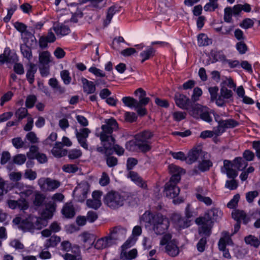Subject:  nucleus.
<instances>
[{"label":"nucleus","instance_id":"f257e3e1","mask_svg":"<svg viewBox=\"0 0 260 260\" xmlns=\"http://www.w3.org/2000/svg\"><path fill=\"white\" fill-rule=\"evenodd\" d=\"M118 129V124L113 118L106 119L101 126V131H96L95 135L100 138L103 146L98 147V152L105 154V156L112 154V146L115 142V135L113 133Z\"/></svg>","mask_w":260,"mask_h":260},{"label":"nucleus","instance_id":"f03ea898","mask_svg":"<svg viewBox=\"0 0 260 260\" xmlns=\"http://www.w3.org/2000/svg\"><path fill=\"white\" fill-rule=\"evenodd\" d=\"M221 216L222 212L220 210L217 208H213L208 210L204 216L197 218L196 219V223L201 225L199 229V233L209 237L214 221Z\"/></svg>","mask_w":260,"mask_h":260},{"label":"nucleus","instance_id":"7ed1b4c3","mask_svg":"<svg viewBox=\"0 0 260 260\" xmlns=\"http://www.w3.org/2000/svg\"><path fill=\"white\" fill-rule=\"evenodd\" d=\"M136 99L131 96H125L122 101L125 106L134 108L141 116L146 113L145 106L146 105V93L142 88H139L134 92Z\"/></svg>","mask_w":260,"mask_h":260},{"label":"nucleus","instance_id":"20e7f679","mask_svg":"<svg viewBox=\"0 0 260 260\" xmlns=\"http://www.w3.org/2000/svg\"><path fill=\"white\" fill-rule=\"evenodd\" d=\"M149 223L152 225V230L156 235H161L170 233L169 231L170 222L169 220L164 218L160 214H152L149 213L148 214Z\"/></svg>","mask_w":260,"mask_h":260},{"label":"nucleus","instance_id":"39448f33","mask_svg":"<svg viewBox=\"0 0 260 260\" xmlns=\"http://www.w3.org/2000/svg\"><path fill=\"white\" fill-rule=\"evenodd\" d=\"M125 148L129 151L146 152V132L136 135L135 139L127 142Z\"/></svg>","mask_w":260,"mask_h":260},{"label":"nucleus","instance_id":"423d86ee","mask_svg":"<svg viewBox=\"0 0 260 260\" xmlns=\"http://www.w3.org/2000/svg\"><path fill=\"white\" fill-rule=\"evenodd\" d=\"M124 198L119 192L111 191L104 197V203L111 209L118 208L124 204Z\"/></svg>","mask_w":260,"mask_h":260},{"label":"nucleus","instance_id":"0eeeda50","mask_svg":"<svg viewBox=\"0 0 260 260\" xmlns=\"http://www.w3.org/2000/svg\"><path fill=\"white\" fill-rule=\"evenodd\" d=\"M42 219L33 215H29L22 220L21 229L24 231L34 232L35 230H40L42 228Z\"/></svg>","mask_w":260,"mask_h":260},{"label":"nucleus","instance_id":"6e6552de","mask_svg":"<svg viewBox=\"0 0 260 260\" xmlns=\"http://www.w3.org/2000/svg\"><path fill=\"white\" fill-rule=\"evenodd\" d=\"M172 237L171 233H168L162 236L160 242L161 245H166V251L171 256H175L179 253V249L174 240H171Z\"/></svg>","mask_w":260,"mask_h":260},{"label":"nucleus","instance_id":"1a4fd4ad","mask_svg":"<svg viewBox=\"0 0 260 260\" xmlns=\"http://www.w3.org/2000/svg\"><path fill=\"white\" fill-rule=\"evenodd\" d=\"M38 184L44 191H53L60 186V182L50 178L42 177L38 179Z\"/></svg>","mask_w":260,"mask_h":260},{"label":"nucleus","instance_id":"9d476101","mask_svg":"<svg viewBox=\"0 0 260 260\" xmlns=\"http://www.w3.org/2000/svg\"><path fill=\"white\" fill-rule=\"evenodd\" d=\"M179 182V177L176 176L166 183L164 191L167 197L173 199L178 196L180 192V188L177 186V184Z\"/></svg>","mask_w":260,"mask_h":260},{"label":"nucleus","instance_id":"9b49d317","mask_svg":"<svg viewBox=\"0 0 260 260\" xmlns=\"http://www.w3.org/2000/svg\"><path fill=\"white\" fill-rule=\"evenodd\" d=\"M89 185L87 181H82L75 188L73 194L79 202H83L87 198Z\"/></svg>","mask_w":260,"mask_h":260},{"label":"nucleus","instance_id":"f8f14e48","mask_svg":"<svg viewBox=\"0 0 260 260\" xmlns=\"http://www.w3.org/2000/svg\"><path fill=\"white\" fill-rule=\"evenodd\" d=\"M91 133L90 130L88 128H82L78 131L77 128L75 129V134L78 143L86 150L88 149V145L87 143V138L88 137L89 134Z\"/></svg>","mask_w":260,"mask_h":260},{"label":"nucleus","instance_id":"ddd939ff","mask_svg":"<svg viewBox=\"0 0 260 260\" xmlns=\"http://www.w3.org/2000/svg\"><path fill=\"white\" fill-rule=\"evenodd\" d=\"M17 60L16 54L15 53L12 52L10 49L8 47L6 48L4 53L0 55V64L13 63Z\"/></svg>","mask_w":260,"mask_h":260},{"label":"nucleus","instance_id":"4468645a","mask_svg":"<svg viewBox=\"0 0 260 260\" xmlns=\"http://www.w3.org/2000/svg\"><path fill=\"white\" fill-rule=\"evenodd\" d=\"M9 207L12 209L18 208L21 210H25L29 207L28 202L24 198L17 201L10 200L7 202Z\"/></svg>","mask_w":260,"mask_h":260},{"label":"nucleus","instance_id":"2eb2a0df","mask_svg":"<svg viewBox=\"0 0 260 260\" xmlns=\"http://www.w3.org/2000/svg\"><path fill=\"white\" fill-rule=\"evenodd\" d=\"M172 221L180 228H186L190 226L191 219L182 217L179 213H174L172 216Z\"/></svg>","mask_w":260,"mask_h":260},{"label":"nucleus","instance_id":"dca6fc26","mask_svg":"<svg viewBox=\"0 0 260 260\" xmlns=\"http://www.w3.org/2000/svg\"><path fill=\"white\" fill-rule=\"evenodd\" d=\"M126 229L121 226H117L110 230L109 237L114 243L115 241L122 237H124L126 233Z\"/></svg>","mask_w":260,"mask_h":260},{"label":"nucleus","instance_id":"f3484780","mask_svg":"<svg viewBox=\"0 0 260 260\" xmlns=\"http://www.w3.org/2000/svg\"><path fill=\"white\" fill-rule=\"evenodd\" d=\"M233 95L232 90L228 89L225 86H222L220 89V95L218 97L216 101V104L218 106H223L224 105L223 99H229Z\"/></svg>","mask_w":260,"mask_h":260},{"label":"nucleus","instance_id":"a211bd4d","mask_svg":"<svg viewBox=\"0 0 260 260\" xmlns=\"http://www.w3.org/2000/svg\"><path fill=\"white\" fill-rule=\"evenodd\" d=\"M126 177L134 182L136 184L142 188H145L146 186L145 181L142 178V177L138 174V173L135 171H130L127 172Z\"/></svg>","mask_w":260,"mask_h":260},{"label":"nucleus","instance_id":"6ab92c4d","mask_svg":"<svg viewBox=\"0 0 260 260\" xmlns=\"http://www.w3.org/2000/svg\"><path fill=\"white\" fill-rule=\"evenodd\" d=\"M176 105L182 109L188 110L190 104L189 99L185 95L176 93L175 95Z\"/></svg>","mask_w":260,"mask_h":260},{"label":"nucleus","instance_id":"aec40b11","mask_svg":"<svg viewBox=\"0 0 260 260\" xmlns=\"http://www.w3.org/2000/svg\"><path fill=\"white\" fill-rule=\"evenodd\" d=\"M83 89L84 92L87 94H92L96 90L95 85L92 81H89L84 77L81 78Z\"/></svg>","mask_w":260,"mask_h":260},{"label":"nucleus","instance_id":"412c9836","mask_svg":"<svg viewBox=\"0 0 260 260\" xmlns=\"http://www.w3.org/2000/svg\"><path fill=\"white\" fill-rule=\"evenodd\" d=\"M62 144L60 142H56L54 146L51 150L52 154L56 157H61L68 154V151L62 149Z\"/></svg>","mask_w":260,"mask_h":260},{"label":"nucleus","instance_id":"4be33fe9","mask_svg":"<svg viewBox=\"0 0 260 260\" xmlns=\"http://www.w3.org/2000/svg\"><path fill=\"white\" fill-rule=\"evenodd\" d=\"M113 242L109 236L98 239L94 244V247L97 249H102L111 246Z\"/></svg>","mask_w":260,"mask_h":260},{"label":"nucleus","instance_id":"5701e85b","mask_svg":"<svg viewBox=\"0 0 260 260\" xmlns=\"http://www.w3.org/2000/svg\"><path fill=\"white\" fill-rule=\"evenodd\" d=\"M204 155V152L200 149H193L188 153V157L186 158V161L189 164H191L195 162L200 157H201Z\"/></svg>","mask_w":260,"mask_h":260},{"label":"nucleus","instance_id":"b1692460","mask_svg":"<svg viewBox=\"0 0 260 260\" xmlns=\"http://www.w3.org/2000/svg\"><path fill=\"white\" fill-rule=\"evenodd\" d=\"M53 29L57 36H66L70 34L71 31L69 26L60 23L54 24Z\"/></svg>","mask_w":260,"mask_h":260},{"label":"nucleus","instance_id":"393cba45","mask_svg":"<svg viewBox=\"0 0 260 260\" xmlns=\"http://www.w3.org/2000/svg\"><path fill=\"white\" fill-rule=\"evenodd\" d=\"M121 7L118 5H113L108 9L106 19L104 22L106 26L108 25L111 22L113 15L120 11Z\"/></svg>","mask_w":260,"mask_h":260},{"label":"nucleus","instance_id":"a878e982","mask_svg":"<svg viewBox=\"0 0 260 260\" xmlns=\"http://www.w3.org/2000/svg\"><path fill=\"white\" fill-rule=\"evenodd\" d=\"M61 213L63 215L67 218H71L75 214V209L71 203H67L62 208Z\"/></svg>","mask_w":260,"mask_h":260},{"label":"nucleus","instance_id":"bb28decb","mask_svg":"<svg viewBox=\"0 0 260 260\" xmlns=\"http://www.w3.org/2000/svg\"><path fill=\"white\" fill-rule=\"evenodd\" d=\"M51 54L48 51H44L39 52V62L40 65L46 66L51 62Z\"/></svg>","mask_w":260,"mask_h":260},{"label":"nucleus","instance_id":"cd10ccee","mask_svg":"<svg viewBox=\"0 0 260 260\" xmlns=\"http://www.w3.org/2000/svg\"><path fill=\"white\" fill-rule=\"evenodd\" d=\"M89 1L90 6L96 9H100L105 7L107 0H79V4H84Z\"/></svg>","mask_w":260,"mask_h":260},{"label":"nucleus","instance_id":"c85d7f7f","mask_svg":"<svg viewBox=\"0 0 260 260\" xmlns=\"http://www.w3.org/2000/svg\"><path fill=\"white\" fill-rule=\"evenodd\" d=\"M33 204L36 207H41L46 199V196L39 191H35L34 194Z\"/></svg>","mask_w":260,"mask_h":260},{"label":"nucleus","instance_id":"c756f323","mask_svg":"<svg viewBox=\"0 0 260 260\" xmlns=\"http://www.w3.org/2000/svg\"><path fill=\"white\" fill-rule=\"evenodd\" d=\"M37 68L36 64L34 63H30L29 68L26 73V78L28 82L32 84L35 81V74L37 72Z\"/></svg>","mask_w":260,"mask_h":260},{"label":"nucleus","instance_id":"7c9ffc66","mask_svg":"<svg viewBox=\"0 0 260 260\" xmlns=\"http://www.w3.org/2000/svg\"><path fill=\"white\" fill-rule=\"evenodd\" d=\"M210 57L212 58V63L216 62L218 61H225L226 57L221 51L212 50L210 52Z\"/></svg>","mask_w":260,"mask_h":260},{"label":"nucleus","instance_id":"2f4dec72","mask_svg":"<svg viewBox=\"0 0 260 260\" xmlns=\"http://www.w3.org/2000/svg\"><path fill=\"white\" fill-rule=\"evenodd\" d=\"M232 217L236 221H243L244 224L248 222V219L246 217V213L243 211L239 210H235L232 213Z\"/></svg>","mask_w":260,"mask_h":260},{"label":"nucleus","instance_id":"473e14b6","mask_svg":"<svg viewBox=\"0 0 260 260\" xmlns=\"http://www.w3.org/2000/svg\"><path fill=\"white\" fill-rule=\"evenodd\" d=\"M169 170L170 173L172 174L170 179H173L174 177L178 176L179 177V181L181 179V175L185 173V171L183 169L173 164H171L169 166Z\"/></svg>","mask_w":260,"mask_h":260},{"label":"nucleus","instance_id":"72a5a7b5","mask_svg":"<svg viewBox=\"0 0 260 260\" xmlns=\"http://www.w3.org/2000/svg\"><path fill=\"white\" fill-rule=\"evenodd\" d=\"M137 250L136 249H133L127 252L126 250H121L120 258L123 260H131L136 257Z\"/></svg>","mask_w":260,"mask_h":260},{"label":"nucleus","instance_id":"f704fd0d","mask_svg":"<svg viewBox=\"0 0 260 260\" xmlns=\"http://www.w3.org/2000/svg\"><path fill=\"white\" fill-rule=\"evenodd\" d=\"M60 242V238L56 235H53L47 239L44 243L45 249L56 246Z\"/></svg>","mask_w":260,"mask_h":260},{"label":"nucleus","instance_id":"c9c22d12","mask_svg":"<svg viewBox=\"0 0 260 260\" xmlns=\"http://www.w3.org/2000/svg\"><path fill=\"white\" fill-rule=\"evenodd\" d=\"M204 107H202L200 104H195L191 106L189 110V114L195 118L199 119Z\"/></svg>","mask_w":260,"mask_h":260},{"label":"nucleus","instance_id":"e433bc0d","mask_svg":"<svg viewBox=\"0 0 260 260\" xmlns=\"http://www.w3.org/2000/svg\"><path fill=\"white\" fill-rule=\"evenodd\" d=\"M244 241L247 244L253 246L255 248H257L260 244V241L259 239L257 237L251 235L246 236L244 238Z\"/></svg>","mask_w":260,"mask_h":260},{"label":"nucleus","instance_id":"4c0bfd02","mask_svg":"<svg viewBox=\"0 0 260 260\" xmlns=\"http://www.w3.org/2000/svg\"><path fill=\"white\" fill-rule=\"evenodd\" d=\"M234 167L239 170H243L248 165L247 162L243 158L236 157L234 160Z\"/></svg>","mask_w":260,"mask_h":260},{"label":"nucleus","instance_id":"58836bf2","mask_svg":"<svg viewBox=\"0 0 260 260\" xmlns=\"http://www.w3.org/2000/svg\"><path fill=\"white\" fill-rule=\"evenodd\" d=\"M198 43L199 46H208L212 43V41L204 34H199L198 36Z\"/></svg>","mask_w":260,"mask_h":260},{"label":"nucleus","instance_id":"ea45409f","mask_svg":"<svg viewBox=\"0 0 260 260\" xmlns=\"http://www.w3.org/2000/svg\"><path fill=\"white\" fill-rule=\"evenodd\" d=\"M20 50L23 57L28 60H30L32 57V52L31 48L26 44H23L20 45Z\"/></svg>","mask_w":260,"mask_h":260},{"label":"nucleus","instance_id":"a19ab883","mask_svg":"<svg viewBox=\"0 0 260 260\" xmlns=\"http://www.w3.org/2000/svg\"><path fill=\"white\" fill-rule=\"evenodd\" d=\"M34 187L31 185L24 186L21 189L20 195L22 198L23 197H28L34 193Z\"/></svg>","mask_w":260,"mask_h":260},{"label":"nucleus","instance_id":"79ce46f5","mask_svg":"<svg viewBox=\"0 0 260 260\" xmlns=\"http://www.w3.org/2000/svg\"><path fill=\"white\" fill-rule=\"evenodd\" d=\"M15 115L19 121L28 115V110L26 108H19L15 112Z\"/></svg>","mask_w":260,"mask_h":260},{"label":"nucleus","instance_id":"37998d69","mask_svg":"<svg viewBox=\"0 0 260 260\" xmlns=\"http://www.w3.org/2000/svg\"><path fill=\"white\" fill-rule=\"evenodd\" d=\"M222 125L226 128H234L239 124V122L233 119H228L225 120H220Z\"/></svg>","mask_w":260,"mask_h":260},{"label":"nucleus","instance_id":"c03bdc74","mask_svg":"<svg viewBox=\"0 0 260 260\" xmlns=\"http://www.w3.org/2000/svg\"><path fill=\"white\" fill-rule=\"evenodd\" d=\"M138 160L134 157H128L126 160V170L127 172L133 171L132 170L138 164Z\"/></svg>","mask_w":260,"mask_h":260},{"label":"nucleus","instance_id":"a18cd8bd","mask_svg":"<svg viewBox=\"0 0 260 260\" xmlns=\"http://www.w3.org/2000/svg\"><path fill=\"white\" fill-rule=\"evenodd\" d=\"M200 118L207 122H210L212 121V118L210 115V112L208 111V109L206 107H204L203 110H202V112L201 114Z\"/></svg>","mask_w":260,"mask_h":260},{"label":"nucleus","instance_id":"49530a36","mask_svg":"<svg viewBox=\"0 0 260 260\" xmlns=\"http://www.w3.org/2000/svg\"><path fill=\"white\" fill-rule=\"evenodd\" d=\"M86 205L89 208L96 210L101 207L102 202L101 201H95V200L93 199H88L86 201Z\"/></svg>","mask_w":260,"mask_h":260},{"label":"nucleus","instance_id":"de8ad7c7","mask_svg":"<svg viewBox=\"0 0 260 260\" xmlns=\"http://www.w3.org/2000/svg\"><path fill=\"white\" fill-rule=\"evenodd\" d=\"M212 166V162L209 160H203L199 165V169L202 172H205L209 169Z\"/></svg>","mask_w":260,"mask_h":260},{"label":"nucleus","instance_id":"09e8293b","mask_svg":"<svg viewBox=\"0 0 260 260\" xmlns=\"http://www.w3.org/2000/svg\"><path fill=\"white\" fill-rule=\"evenodd\" d=\"M60 76L66 85H68L71 83V77L70 73L68 70H63L60 72Z\"/></svg>","mask_w":260,"mask_h":260},{"label":"nucleus","instance_id":"8fccbe9b","mask_svg":"<svg viewBox=\"0 0 260 260\" xmlns=\"http://www.w3.org/2000/svg\"><path fill=\"white\" fill-rule=\"evenodd\" d=\"M8 184L2 178H0V196H3L4 194L8 192Z\"/></svg>","mask_w":260,"mask_h":260},{"label":"nucleus","instance_id":"3c124183","mask_svg":"<svg viewBox=\"0 0 260 260\" xmlns=\"http://www.w3.org/2000/svg\"><path fill=\"white\" fill-rule=\"evenodd\" d=\"M136 240L137 239L133 237H129L121 246V250H126L127 249L132 247L135 243Z\"/></svg>","mask_w":260,"mask_h":260},{"label":"nucleus","instance_id":"603ef678","mask_svg":"<svg viewBox=\"0 0 260 260\" xmlns=\"http://www.w3.org/2000/svg\"><path fill=\"white\" fill-rule=\"evenodd\" d=\"M37 101V98L34 95H28L26 99L25 106L27 108H31L34 107Z\"/></svg>","mask_w":260,"mask_h":260},{"label":"nucleus","instance_id":"864d4df0","mask_svg":"<svg viewBox=\"0 0 260 260\" xmlns=\"http://www.w3.org/2000/svg\"><path fill=\"white\" fill-rule=\"evenodd\" d=\"M82 155V152L79 149H72L69 151V158L71 159H75L80 157Z\"/></svg>","mask_w":260,"mask_h":260},{"label":"nucleus","instance_id":"5fc2aeb1","mask_svg":"<svg viewBox=\"0 0 260 260\" xmlns=\"http://www.w3.org/2000/svg\"><path fill=\"white\" fill-rule=\"evenodd\" d=\"M232 9L231 7H226L224 9V20L226 22H232Z\"/></svg>","mask_w":260,"mask_h":260},{"label":"nucleus","instance_id":"6e6d98bb","mask_svg":"<svg viewBox=\"0 0 260 260\" xmlns=\"http://www.w3.org/2000/svg\"><path fill=\"white\" fill-rule=\"evenodd\" d=\"M17 7L16 5H11L10 8L8 9L7 16L4 18L3 20L5 22H8L11 18L14 12L16 10Z\"/></svg>","mask_w":260,"mask_h":260},{"label":"nucleus","instance_id":"4d7b16f0","mask_svg":"<svg viewBox=\"0 0 260 260\" xmlns=\"http://www.w3.org/2000/svg\"><path fill=\"white\" fill-rule=\"evenodd\" d=\"M106 157V164L109 167L112 168L117 165L118 159L116 157L109 155Z\"/></svg>","mask_w":260,"mask_h":260},{"label":"nucleus","instance_id":"13d9d810","mask_svg":"<svg viewBox=\"0 0 260 260\" xmlns=\"http://www.w3.org/2000/svg\"><path fill=\"white\" fill-rule=\"evenodd\" d=\"M236 46L237 50L241 54L245 53L248 49L246 44L243 41L238 42Z\"/></svg>","mask_w":260,"mask_h":260},{"label":"nucleus","instance_id":"bf43d9fd","mask_svg":"<svg viewBox=\"0 0 260 260\" xmlns=\"http://www.w3.org/2000/svg\"><path fill=\"white\" fill-rule=\"evenodd\" d=\"M26 159V156L24 154H19L14 157L13 162L16 164L21 165L25 162Z\"/></svg>","mask_w":260,"mask_h":260},{"label":"nucleus","instance_id":"052dcab7","mask_svg":"<svg viewBox=\"0 0 260 260\" xmlns=\"http://www.w3.org/2000/svg\"><path fill=\"white\" fill-rule=\"evenodd\" d=\"M88 71L96 77H104L106 76L105 73L102 70L94 67H90Z\"/></svg>","mask_w":260,"mask_h":260},{"label":"nucleus","instance_id":"680f3d73","mask_svg":"<svg viewBox=\"0 0 260 260\" xmlns=\"http://www.w3.org/2000/svg\"><path fill=\"white\" fill-rule=\"evenodd\" d=\"M25 138L32 144H36L39 142V139L34 132H28L26 134Z\"/></svg>","mask_w":260,"mask_h":260},{"label":"nucleus","instance_id":"e2e57ef3","mask_svg":"<svg viewBox=\"0 0 260 260\" xmlns=\"http://www.w3.org/2000/svg\"><path fill=\"white\" fill-rule=\"evenodd\" d=\"M253 24L254 22L252 20L249 18H246L240 24V26L245 29H248L252 27Z\"/></svg>","mask_w":260,"mask_h":260},{"label":"nucleus","instance_id":"0e129e2a","mask_svg":"<svg viewBox=\"0 0 260 260\" xmlns=\"http://www.w3.org/2000/svg\"><path fill=\"white\" fill-rule=\"evenodd\" d=\"M208 90L211 95V100L212 101H216L218 99V87L217 86L210 87Z\"/></svg>","mask_w":260,"mask_h":260},{"label":"nucleus","instance_id":"69168bd1","mask_svg":"<svg viewBox=\"0 0 260 260\" xmlns=\"http://www.w3.org/2000/svg\"><path fill=\"white\" fill-rule=\"evenodd\" d=\"M258 192L256 190L249 191L246 194V199L249 203L253 202V200L255 198L258 196Z\"/></svg>","mask_w":260,"mask_h":260},{"label":"nucleus","instance_id":"338daca9","mask_svg":"<svg viewBox=\"0 0 260 260\" xmlns=\"http://www.w3.org/2000/svg\"><path fill=\"white\" fill-rule=\"evenodd\" d=\"M12 142L13 146L17 149L22 148L24 145V142L20 137H17L13 139Z\"/></svg>","mask_w":260,"mask_h":260},{"label":"nucleus","instance_id":"774afa93","mask_svg":"<svg viewBox=\"0 0 260 260\" xmlns=\"http://www.w3.org/2000/svg\"><path fill=\"white\" fill-rule=\"evenodd\" d=\"M24 175L25 178L30 180H35L37 176V173L31 169L26 170Z\"/></svg>","mask_w":260,"mask_h":260}]
</instances>
